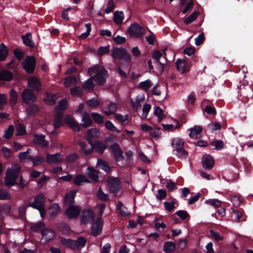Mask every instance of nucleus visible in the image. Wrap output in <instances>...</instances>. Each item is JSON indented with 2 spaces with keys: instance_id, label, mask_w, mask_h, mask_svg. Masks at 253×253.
Instances as JSON below:
<instances>
[{
  "instance_id": "338daca9",
  "label": "nucleus",
  "mask_w": 253,
  "mask_h": 253,
  "mask_svg": "<svg viewBox=\"0 0 253 253\" xmlns=\"http://www.w3.org/2000/svg\"><path fill=\"white\" fill-rule=\"evenodd\" d=\"M175 214L181 219L185 220L189 217V215L186 211L179 210L175 212Z\"/></svg>"
},
{
  "instance_id": "864d4df0",
  "label": "nucleus",
  "mask_w": 253,
  "mask_h": 253,
  "mask_svg": "<svg viewBox=\"0 0 253 253\" xmlns=\"http://www.w3.org/2000/svg\"><path fill=\"white\" fill-rule=\"evenodd\" d=\"M62 114H55V121L53 125L54 127L56 128L60 127L62 126Z\"/></svg>"
},
{
  "instance_id": "72a5a7b5",
  "label": "nucleus",
  "mask_w": 253,
  "mask_h": 253,
  "mask_svg": "<svg viewBox=\"0 0 253 253\" xmlns=\"http://www.w3.org/2000/svg\"><path fill=\"white\" fill-rule=\"evenodd\" d=\"M125 51L124 48H115L112 51V56L115 59H122Z\"/></svg>"
},
{
  "instance_id": "a19ab883",
  "label": "nucleus",
  "mask_w": 253,
  "mask_h": 253,
  "mask_svg": "<svg viewBox=\"0 0 253 253\" xmlns=\"http://www.w3.org/2000/svg\"><path fill=\"white\" fill-rule=\"evenodd\" d=\"M39 111V107L37 105L32 104L26 109V113L28 116H33L37 114Z\"/></svg>"
},
{
  "instance_id": "4c0bfd02",
  "label": "nucleus",
  "mask_w": 253,
  "mask_h": 253,
  "mask_svg": "<svg viewBox=\"0 0 253 253\" xmlns=\"http://www.w3.org/2000/svg\"><path fill=\"white\" fill-rule=\"evenodd\" d=\"M124 19V14L122 11H116L114 13V22L117 24L122 23Z\"/></svg>"
},
{
  "instance_id": "20e7f679",
  "label": "nucleus",
  "mask_w": 253,
  "mask_h": 253,
  "mask_svg": "<svg viewBox=\"0 0 253 253\" xmlns=\"http://www.w3.org/2000/svg\"><path fill=\"white\" fill-rule=\"evenodd\" d=\"M107 189L113 196H117L121 189L120 181L118 178L110 177L107 181Z\"/></svg>"
},
{
  "instance_id": "412c9836",
  "label": "nucleus",
  "mask_w": 253,
  "mask_h": 253,
  "mask_svg": "<svg viewBox=\"0 0 253 253\" xmlns=\"http://www.w3.org/2000/svg\"><path fill=\"white\" fill-rule=\"evenodd\" d=\"M202 129V127L199 126H196L193 128H191L189 129L190 130L189 133L190 137L193 139L198 138L200 136Z\"/></svg>"
},
{
  "instance_id": "6ab92c4d",
  "label": "nucleus",
  "mask_w": 253,
  "mask_h": 253,
  "mask_svg": "<svg viewBox=\"0 0 253 253\" xmlns=\"http://www.w3.org/2000/svg\"><path fill=\"white\" fill-rule=\"evenodd\" d=\"M56 100L57 98L55 95L45 92L43 100L46 104L53 105L55 103Z\"/></svg>"
},
{
  "instance_id": "7c9ffc66",
  "label": "nucleus",
  "mask_w": 253,
  "mask_h": 253,
  "mask_svg": "<svg viewBox=\"0 0 253 253\" xmlns=\"http://www.w3.org/2000/svg\"><path fill=\"white\" fill-rule=\"evenodd\" d=\"M8 54V48L4 44V43H1L0 44V61H4Z\"/></svg>"
},
{
  "instance_id": "4d7b16f0",
  "label": "nucleus",
  "mask_w": 253,
  "mask_h": 253,
  "mask_svg": "<svg viewBox=\"0 0 253 253\" xmlns=\"http://www.w3.org/2000/svg\"><path fill=\"white\" fill-rule=\"evenodd\" d=\"M13 132L14 127L12 125H10L8 128L4 130L3 137L5 139H9L12 136Z\"/></svg>"
},
{
  "instance_id": "1a4fd4ad",
  "label": "nucleus",
  "mask_w": 253,
  "mask_h": 253,
  "mask_svg": "<svg viewBox=\"0 0 253 253\" xmlns=\"http://www.w3.org/2000/svg\"><path fill=\"white\" fill-rule=\"evenodd\" d=\"M36 60L33 56H28L24 60L23 65L24 69L28 73H32L35 68Z\"/></svg>"
},
{
  "instance_id": "ea45409f",
  "label": "nucleus",
  "mask_w": 253,
  "mask_h": 253,
  "mask_svg": "<svg viewBox=\"0 0 253 253\" xmlns=\"http://www.w3.org/2000/svg\"><path fill=\"white\" fill-rule=\"evenodd\" d=\"M81 151L86 155L90 154L93 152V148L88 147L87 145L84 142H81L79 143Z\"/></svg>"
},
{
  "instance_id": "13d9d810",
  "label": "nucleus",
  "mask_w": 253,
  "mask_h": 253,
  "mask_svg": "<svg viewBox=\"0 0 253 253\" xmlns=\"http://www.w3.org/2000/svg\"><path fill=\"white\" fill-rule=\"evenodd\" d=\"M155 115L157 117L158 121L160 122L165 117L163 110L160 107H156L155 109Z\"/></svg>"
},
{
  "instance_id": "393cba45",
  "label": "nucleus",
  "mask_w": 253,
  "mask_h": 253,
  "mask_svg": "<svg viewBox=\"0 0 253 253\" xmlns=\"http://www.w3.org/2000/svg\"><path fill=\"white\" fill-rule=\"evenodd\" d=\"M117 210L119 213L122 216H127L129 215L130 214V212L120 201H119L117 203Z\"/></svg>"
},
{
  "instance_id": "de8ad7c7",
  "label": "nucleus",
  "mask_w": 253,
  "mask_h": 253,
  "mask_svg": "<svg viewBox=\"0 0 253 253\" xmlns=\"http://www.w3.org/2000/svg\"><path fill=\"white\" fill-rule=\"evenodd\" d=\"M60 242L63 245L70 248L74 249V240L70 239H66L64 238H60Z\"/></svg>"
},
{
  "instance_id": "8fccbe9b",
  "label": "nucleus",
  "mask_w": 253,
  "mask_h": 253,
  "mask_svg": "<svg viewBox=\"0 0 253 253\" xmlns=\"http://www.w3.org/2000/svg\"><path fill=\"white\" fill-rule=\"evenodd\" d=\"M97 198L101 201H107L109 197L108 194H105L102 190L101 187H99L96 193Z\"/></svg>"
},
{
  "instance_id": "c85d7f7f",
  "label": "nucleus",
  "mask_w": 253,
  "mask_h": 253,
  "mask_svg": "<svg viewBox=\"0 0 253 253\" xmlns=\"http://www.w3.org/2000/svg\"><path fill=\"white\" fill-rule=\"evenodd\" d=\"M117 105L115 103H110L106 107L104 113L107 116L113 114L117 110Z\"/></svg>"
},
{
  "instance_id": "37998d69",
  "label": "nucleus",
  "mask_w": 253,
  "mask_h": 253,
  "mask_svg": "<svg viewBox=\"0 0 253 253\" xmlns=\"http://www.w3.org/2000/svg\"><path fill=\"white\" fill-rule=\"evenodd\" d=\"M74 242L75 243L74 244V249H82L85 246L86 242L85 239L83 237L78 238L76 240H74Z\"/></svg>"
},
{
  "instance_id": "bb28decb",
  "label": "nucleus",
  "mask_w": 253,
  "mask_h": 253,
  "mask_svg": "<svg viewBox=\"0 0 253 253\" xmlns=\"http://www.w3.org/2000/svg\"><path fill=\"white\" fill-rule=\"evenodd\" d=\"M68 103L66 99H64L60 101L55 108L56 113L62 114L63 111L67 107Z\"/></svg>"
},
{
  "instance_id": "423d86ee",
  "label": "nucleus",
  "mask_w": 253,
  "mask_h": 253,
  "mask_svg": "<svg viewBox=\"0 0 253 253\" xmlns=\"http://www.w3.org/2000/svg\"><path fill=\"white\" fill-rule=\"evenodd\" d=\"M81 211V208L77 205L70 206L65 211L66 216L70 219L77 218L80 214Z\"/></svg>"
},
{
  "instance_id": "f257e3e1",
  "label": "nucleus",
  "mask_w": 253,
  "mask_h": 253,
  "mask_svg": "<svg viewBox=\"0 0 253 253\" xmlns=\"http://www.w3.org/2000/svg\"><path fill=\"white\" fill-rule=\"evenodd\" d=\"M87 73L92 79L100 85L104 84L108 77L107 71L103 67L97 65L89 68Z\"/></svg>"
},
{
  "instance_id": "2eb2a0df",
  "label": "nucleus",
  "mask_w": 253,
  "mask_h": 253,
  "mask_svg": "<svg viewBox=\"0 0 253 253\" xmlns=\"http://www.w3.org/2000/svg\"><path fill=\"white\" fill-rule=\"evenodd\" d=\"M175 64L177 70L181 73H184L189 71L190 66L185 60L178 59Z\"/></svg>"
},
{
  "instance_id": "49530a36",
  "label": "nucleus",
  "mask_w": 253,
  "mask_h": 253,
  "mask_svg": "<svg viewBox=\"0 0 253 253\" xmlns=\"http://www.w3.org/2000/svg\"><path fill=\"white\" fill-rule=\"evenodd\" d=\"M87 170L86 173L88 176L92 179L97 181L98 178L97 171L89 167L87 168Z\"/></svg>"
},
{
  "instance_id": "cd10ccee",
  "label": "nucleus",
  "mask_w": 253,
  "mask_h": 253,
  "mask_svg": "<svg viewBox=\"0 0 253 253\" xmlns=\"http://www.w3.org/2000/svg\"><path fill=\"white\" fill-rule=\"evenodd\" d=\"M13 78V75L9 71L3 70L0 72V80L9 81Z\"/></svg>"
},
{
  "instance_id": "58836bf2",
  "label": "nucleus",
  "mask_w": 253,
  "mask_h": 253,
  "mask_svg": "<svg viewBox=\"0 0 253 253\" xmlns=\"http://www.w3.org/2000/svg\"><path fill=\"white\" fill-rule=\"evenodd\" d=\"M77 82V78L73 76L67 77L64 80V84L66 87L76 85Z\"/></svg>"
},
{
  "instance_id": "a18cd8bd",
  "label": "nucleus",
  "mask_w": 253,
  "mask_h": 253,
  "mask_svg": "<svg viewBox=\"0 0 253 253\" xmlns=\"http://www.w3.org/2000/svg\"><path fill=\"white\" fill-rule=\"evenodd\" d=\"M91 116L95 123L98 124H101L103 123L104 118L102 115L98 113H92L91 114Z\"/></svg>"
},
{
  "instance_id": "2f4dec72",
  "label": "nucleus",
  "mask_w": 253,
  "mask_h": 253,
  "mask_svg": "<svg viewBox=\"0 0 253 253\" xmlns=\"http://www.w3.org/2000/svg\"><path fill=\"white\" fill-rule=\"evenodd\" d=\"M11 207L9 205H3L0 207V218H3L9 215Z\"/></svg>"
},
{
  "instance_id": "603ef678",
  "label": "nucleus",
  "mask_w": 253,
  "mask_h": 253,
  "mask_svg": "<svg viewBox=\"0 0 253 253\" xmlns=\"http://www.w3.org/2000/svg\"><path fill=\"white\" fill-rule=\"evenodd\" d=\"M205 203L214 208L219 207L221 205V201L216 199L207 200Z\"/></svg>"
},
{
  "instance_id": "3c124183",
  "label": "nucleus",
  "mask_w": 253,
  "mask_h": 253,
  "mask_svg": "<svg viewBox=\"0 0 253 253\" xmlns=\"http://www.w3.org/2000/svg\"><path fill=\"white\" fill-rule=\"evenodd\" d=\"M31 161L33 163V166H36L44 163L45 159L43 156L41 155H38L35 157H32Z\"/></svg>"
},
{
  "instance_id": "bf43d9fd",
  "label": "nucleus",
  "mask_w": 253,
  "mask_h": 253,
  "mask_svg": "<svg viewBox=\"0 0 253 253\" xmlns=\"http://www.w3.org/2000/svg\"><path fill=\"white\" fill-rule=\"evenodd\" d=\"M211 145L214 147L215 149L220 150L223 148L224 143L222 140H215L211 142Z\"/></svg>"
},
{
  "instance_id": "ddd939ff",
  "label": "nucleus",
  "mask_w": 253,
  "mask_h": 253,
  "mask_svg": "<svg viewBox=\"0 0 253 253\" xmlns=\"http://www.w3.org/2000/svg\"><path fill=\"white\" fill-rule=\"evenodd\" d=\"M28 85L33 90L39 91L41 88V83L40 81L34 77H31L28 79Z\"/></svg>"
},
{
  "instance_id": "4468645a",
  "label": "nucleus",
  "mask_w": 253,
  "mask_h": 253,
  "mask_svg": "<svg viewBox=\"0 0 253 253\" xmlns=\"http://www.w3.org/2000/svg\"><path fill=\"white\" fill-rule=\"evenodd\" d=\"M111 149L115 160L117 161H120L123 160L124 156L122 151L117 143H115L111 146Z\"/></svg>"
},
{
  "instance_id": "9d476101",
  "label": "nucleus",
  "mask_w": 253,
  "mask_h": 253,
  "mask_svg": "<svg viewBox=\"0 0 253 253\" xmlns=\"http://www.w3.org/2000/svg\"><path fill=\"white\" fill-rule=\"evenodd\" d=\"M86 138L90 145L92 144L94 139L99 138L100 136V132L96 128H92L88 129L86 133Z\"/></svg>"
},
{
  "instance_id": "6e6d98bb",
  "label": "nucleus",
  "mask_w": 253,
  "mask_h": 253,
  "mask_svg": "<svg viewBox=\"0 0 253 253\" xmlns=\"http://www.w3.org/2000/svg\"><path fill=\"white\" fill-rule=\"evenodd\" d=\"M173 152L174 154L179 159H186L188 156V154L187 152L184 150L183 147L179 149L178 150H176Z\"/></svg>"
},
{
  "instance_id": "7ed1b4c3",
  "label": "nucleus",
  "mask_w": 253,
  "mask_h": 253,
  "mask_svg": "<svg viewBox=\"0 0 253 253\" xmlns=\"http://www.w3.org/2000/svg\"><path fill=\"white\" fill-rule=\"evenodd\" d=\"M44 224L42 222H38L32 226L33 230L36 231H41L42 238L45 241L52 239L55 236L54 232L49 229H43Z\"/></svg>"
},
{
  "instance_id": "f704fd0d",
  "label": "nucleus",
  "mask_w": 253,
  "mask_h": 253,
  "mask_svg": "<svg viewBox=\"0 0 253 253\" xmlns=\"http://www.w3.org/2000/svg\"><path fill=\"white\" fill-rule=\"evenodd\" d=\"M74 183L77 186L81 185L84 183L89 182L88 179L84 175H78L74 179Z\"/></svg>"
},
{
  "instance_id": "e433bc0d",
  "label": "nucleus",
  "mask_w": 253,
  "mask_h": 253,
  "mask_svg": "<svg viewBox=\"0 0 253 253\" xmlns=\"http://www.w3.org/2000/svg\"><path fill=\"white\" fill-rule=\"evenodd\" d=\"M76 192L75 191H71L67 193L65 197V203L66 204H71L74 202Z\"/></svg>"
},
{
  "instance_id": "c03bdc74",
  "label": "nucleus",
  "mask_w": 253,
  "mask_h": 253,
  "mask_svg": "<svg viewBox=\"0 0 253 253\" xmlns=\"http://www.w3.org/2000/svg\"><path fill=\"white\" fill-rule=\"evenodd\" d=\"M96 166L107 172L109 171L110 169L107 162L101 160H98Z\"/></svg>"
},
{
  "instance_id": "9b49d317",
  "label": "nucleus",
  "mask_w": 253,
  "mask_h": 253,
  "mask_svg": "<svg viewBox=\"0 0 253 253\" xmlns=\"http://www.w3.org/2000/svg\"><path fill=\"white\" fill-rule=\"evenodd\" d=\"M94 217V213L92 210L84 211L81 217V222L84 224L91 223L93 220Z\"/></svg>"
},
{
  "instance_id": "f03ea898",
  "label": "nucleus",
  "mask_w": 253,
  "mask_h": 253,
  "mask_svg": "<svg viewBox=\"0 0 253 253\" xmlns=\"http://www.w3.org/2000/svg\"><path fill=\"white\" fill-rule=\"evenodd\" d=\"M21 170L19 164H13L7 168L5 177V183L8 187L12 186L16 184V179Z\"/></svg>"
},
{
  "instance_id": "e2e57ef3",
  "label": "nucleus",
  "mask_w": 253,
  "mask_h": 253,
  "mask_svg": "<svg viewBox=\"0 0 253 253\" xmlns=\"http://www.w3.org/2000/svg\"><path fill=\"white\" fill-rule=\"evenodd\" d=\"M10 102L12 105H15L17 102V93L14 89H11L10 91Z\"/></svg>"
},
{
  "instance_id": "f3484780",
  "label": "nucleus",
  "mask_w": 253,
  "mask_h": 253,
  "mask_svg": "<svg viewBox=\"0 0 253 253\" xmlns=\"http://www.w3.org/2000/svg\"><path fill=\"white\" fill-rule=\"evenodd\" d=\"M202 163L205 169H210L213 167L214 161L211 156L205 154L203 157Z\"/></svg>"
},
{
  "instance_id": "79ce46f5",
  "label": "nucleus",
  "mask_w": 253,
  "mask_h": 253,
  "mask_svg": "<svg viewBox=\"0 0 253 253\" xmlns=\"http://www.w3.org/2000/svg\"><path fill=\"white\" fill-rule=\"evenodd\" d=\"M144 98L143 95L141 96H137L136 98L133 100H131V106L134 109H137L141 105V101Z\"/></svg>"
},
{
  "instance_id": "b1692460",
  "label": "nucleus",
  "mask_w": 253,
  "mask_h": 253,
  "mask_svg": "<svg viewBox=\"0 0 253 253\" xmlns=\"http://www.w3.org/2000/svg\"><path fill=\"white\" fill-rule=\"evenodd\" d=\"M184 144L183 140L179 138H174L171 141V145L173 148V151L178 150L183 147Z\"/></svg>"
},
{
  "instance_id": "f8f14e48",
  "label": "nucleus",
  "mask_w": 253,
  "mask_h": 253,
  "mask_svg": "<svg viewBox=\"0 0 253 253\" xmlns=\"http://www.w3.org/2000/svg\"><path fill=\"white\" fill-rule=\"evenodd\" d=\"M103 225V220L101 218H97L93 225L91 233L92 235L96 236L102 233Z\"/></svg>"
},
{
  "instance_id": "c756f323",
  "label": "nucleus",
  "mask_w": 253,
  "mask_h": 253,
  "mask_svg": "<svg viewBox=\"0 0 253 253\" xmlns=\"http://www.w3.org/2000/svg\"><path fill=\"white\" fill-rule=\"evenodd\" d=\"M22 39L25 45L30 47H33L34 46V42L32 41L31 33H29L25 35H23L22 36Z\"/></svg>"
},
{
  "instance_id": "680f3d73",
  "label": "nucleus",
  "mask_w": 253,
  "mask_h": 253,
  "mask_svg": "<svg viewBox=\"0 0 253 253\" xmlns=\"http://www.w3.org/2000/svg\"><path fill=\"white\" fill-rule=\"evenodd\" d=\"M149 134L152 137L158 138L161 137V132L159 128L154 127V128L152 127Z\"/></svg>"
},
{
  "instance_id": "c9c22d12",
  "label": "nucleus",
  "mask_w": 253,
  "mask_h": 253,
  "mask_svg": "<svg viewBox=\"0 0 253 253\" xmlns=\"http://www.w3.org/2000/svg\"><path fill=\"white\" fill-rule=\"evenodd\" d=\"M164 129L168 131H173L179 127V123L177 121H174L172 124H162Z\"/></svg>"
},
{
  "instance_id": "5701e85b",
  "label": "nucleus",
  "mask_w": 253,
  "mask_h": 253,
  "mask_svg": "<svg viewBox=\"0 0 253 253\" xmlns=\"http://www.w3.org/2000/svg\"><path fill=\"white\" fill-rule=\"evenodd\" d=\"M18 158L21 162H26L31 161L32 156L31 155V150L28 149L26 151L20 152L18 155Z\"/></svg>"
},
{
  "instance_id": "0eeeda50",
  "label": "nucleus",
  "mask_w": 253,
  "mask_h": 253,
  "mask_svg": "<svg viewBox=\"0 0 253 253\" xmlns=\"http://www.w3.org/2000/svg\"><path fill=\"white\" fill-rule=\"evenodd\" d=\"M22 97L23 102L26 104L33 103L37 99L36 95L29 88H26L23 90Z\"/></svg>"
},
{
  "instance_id": "5fc2aeb1",
  "label": "nucleus",
  "mask_w": 253,
  "mask_h": 253,
  "mask_svg": "<svg viewBox=\"0 0 253 253\" xmlns=\"http://www.w3.org/2000/svg\"><path fill=\"white\" fill-rule=\"evenodd\" d=\"M152 86L150 80H147L139 84L138 87L144 90H147Z\"/></svg>"
},
{
  "instance_id": "a211bd4d",
  "label": "nucleus",
  "mask_w": 253,
  "mask_h": 253,
  "mask_svg": "<svg viewBox=\"0 0 253 253\" xmlns=\"http://www.w3.org/2000/svg\"><path fill=\"white\" fill-rule=\"evenodd\" d=\"M63 157L60 153L55 154H47L46 156V160L49 164H57L62 162Z\"/></svg>"
},
{
  "instance_id": "774afa93",
  "label": "nucleus",
  "mask_w": 253,
  "mask_h": 253,
  "mask_svg": "<svg viewBox=\"0 0 253 253\" xmlns=\"http://www.w3.org/2000/svg\"><path fill=\"white\" fill-rule=\"evenodd\" d=\"M92 80H93L91 78L87 79L83 84L84 87L88 90L93 89L94 88V84Z\"/></svg>"
},
{
  "instance_id": "69168bd1",
  "label": "nucleus",
  "mask_w": 253,
  "mask_h": 253,
  "mask_svg": "<svg viewBox=\"0 0 253 253\" xmlns=\"http://www.w3.org/2000/svg\"><path fill=\"white\" fill-rule=\"evenodd\" d=\"M198 15V12H193L188 17H187L184 20V23L186 25L192 23L197 18Z\"/></svg>"
},
{
  "instance_id": "dca6fc26",
  "label": "nucleus",
  "mask_w": 253,
  "mask_h": 253,
  "mask_svg": "<svg viewBox=\"0 0 253 253\" xmlns=\"http://www.w3.org/2000/svg\"><path fill=\"white\" fill-rule=\"evenodd\" d=\"M64 121L68 126L74 130L79 131L80 130V126L79 124L76 122L74 118L69 115L65 116Z\"/></svg>"
},
{
  "instance_id": "6e6552de",
  "label": "nucleus",
  "mask_w": 253,
  "mask_h": 253,
  "mask_svg": "<svg viewBox=\"0 0 253 253\" xmlns=\"http://www.w3.org/2000/svg\"><path fill=\"white\" fill-rule=\"evenodd\" d=\"M127 32L131 37H139L143 35L144 29L137 24H133L129 27Z\"/></svg>"
},
{
  "instance_id": "09e8293b",
  "label": "nucleus",
  "mask_w": 253,
  "mask_h": 253,
  "mask_svg": "<svg viewBox=\"0 0 253 253\" xmlns=\"http://www.w3.org/2000/svg\"><path fill=\"white\" fill-rule=\"evenodd\" d=\"M175 244L172 242H167L164 244V250L166 253H170L175 249Z\"/></svg>"
},
{
  "instance_id": "473e14b6",
  "label": "nucleus",
  "mask_w": 253,
  "mask_h": 253,
  "mask_svg": "<svg viewBox=\"0 0 253 253\" xmlns=\"http://www.w3.org/2000/svg\"><path fill=\"white\" fill-rule=\"evenodd\" d=\"M60 210V207L58 204H53L49 208L50 216L51 217L56 216L59 213Z\"/></svg>"
},
{
  "instance_id": "052dcab7",
  "label": "nucleus",
  "mask_w": 253,
  "mask_h": 253,
  "mask_svg": "<svg viewBox=\"0 0 253 253\" xmlns=\"http://www.w3.org/2000/svg\"><path fill=\"white\" fill-rule=\"evenodd\" d=\"M70 91L71 94L73 96L81 97L82 95V89L78 86H75L71 88Z\"/></svg>"
},
{
  "instance_id": "a878e982",
  "label": "nucleus",
  "mask_w": 253,
  "mask_h": 253,
  "mask_svg": "<svg viewBox=\"0 0 253 253\" xmlns=\"http://www.w3.org/2000/svg\"><path fill=\"white\" fill-rule=\"evenodd\" d=\"M92 123V121L89 115L86 112L83 113L82 118V126L84 127H87L91 126Z\"/></svg>"
},
{
  "instance_id": "4be33fe9",
  "label": "nucleus",
  "mask_w": 253,
  "mask_h": 253,
  "mask_svg": "<svg viewBox=\"0 0 253 253\" xmlns=\"http://www.w3.org/2000/svg\"><path fill=\"white\" fill-rule=\"evenodd\" d=\"M34 140L36 144L42 147H44L48 145V141L45 140L43 135H35Z\"/></svg>"
},
{
  "instance_id": "39448f33",
  "label": "nucleus",
  "mask_w": 253,
  "mask_h": 253,
  "mask_svg": "<svg viewBox=\"0 0 253 253\" xmlns=\"http://www.w3.org/2000/svg\"><path fill=\"white\" fill-rule=\"evenodd\" d=\"M45 202V200L44 195L40 193L35 197L34 201L30 203L28 206L36 209H41L44 207Z\"/></svg>"
},
{
  "instance_id": "aec40b11",
  "label": "nucleus",
  "mask_w": 253,
  "mask_h": 253,
  "mask_svg": "<svg viewBox=\"0 0 253 253\" xmlns=\"http://www.w3.org/2000/svg\"><path fill=\"white\" fill-rule=\"evenodd\" d=\"M90 145L93 148V150L94 149L96 152L100 154H102L103 151L106 149V145L100 141H95Z\"/></svg>"
},
{
  "instance_id": "0e129e2a",
  "label": "nucleus",
  "mask_w": 253,
  "mask_h": 253,
  "mask_svg": "<svg viewBox=\"0 0 253 253\" xmlns=\"http://www.w3.org/2000/svg\"><path fill=\"white\" fill-rule=\"evenodd\" d=\"M221 125L217 122H211L208 125V128L211 131L220 130Z\"/></svg>"
}]
</instances>
